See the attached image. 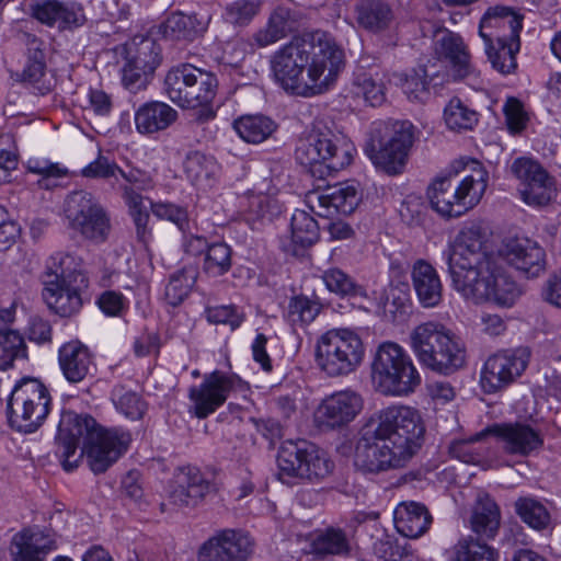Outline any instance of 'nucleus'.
Returning a JSON list of instances; mask_svg holds the SVG:
<instances>
[{
  "instance_id": "obj_21",
  "label": "nucleus",
  "mask_w": 561,
  "mask_h": 561,
  "mask_svg": "<svg viewBox=\"0 0 561 561\" xmlns=\"http://www.w3.org/2000/svg\"><path fill=\"white\" fill-rule=\"evenodd\" d=\"M433 49L439 60L448 62L455 79L465 80L474 76L469 48L459 34L447 28L437 31Z\"/></svg>"
},
{
  "instance_id": "obj_36",
  "label": "nucleus",
  "mask_w": 561,
  "mask_h": 561,
  "mask_svg": "<svg viewBox=\"0 0 561 561\" xmlns=\"http://www.w3.org/2000/svg\"><path fill=\"white\" fill-rule=\"evenodd\" d=\"M184 172L187 179L202 188L210 187L220 170L219 164L213 156L201 151H191L183 162Z\"/></svg>"
},
{
  "instance_id": "obj_33",
  "label": "nucleus",
  "mask_w": 561,
  "mask_h": 561,
  "mask_svg": "<svg viewBox=\"0 0 561 561\" xmlns=\"http://www.w3.org/2000/svg\"><path fill=\"white\" fill-rule=\"evenodd\" d=\"M357 24L366 31L379 33L393 21V11L383 0H358L354 7Z\"/></svg>"
},
{
  "instance_id": "obj_37",
  "label": "nucleus",
  "mask_w": 561,
  "mask_h": 561,
  "mask_svg": "<svg viewBox=\"0 0 561 561\" xmlns=\"http://www.w3.org/2000/svg\"><path fill=\"white\" fill-rule=\"evenodd\" d=\"M434 77L425 66H420L409 72H394L388 81L399 85L410 101L425 102Z\"/></svg>"
},
{
  "instance_id": "obj_4",
  "label": "nucleus",
  "mask_w": 561,
  "mask_h": 561,
  "mask_svg": "<svg viewBox=\"0 0 561 561\" xmlns=\"http://www.w3.org/2000/svg\"><path fill=\"white\" fill-rule=\"evenodd\" d=\"M409 344L419 363L433 371L450 375L466 364L465 343L442 322L428 320L415 325Z\"/></svg>"
},
{
  "instance_id": "obj_41",
  "label": "nucleus",
  "mask_w": 561,
  "mask_h": 561,
  "mask_svg": "<svg viewBox=\"0 0 561 561\" xmlns=\"http://www.w3.org/2000/svg\"><path fill=\"white\" fill-rule=\"evenodd\" d=\"M448 561H496L497 552L489 545L473 538L461 537L446 551Z\"/></svg>"
},
{
  "instance_id": "obj_47",
  "label": "nucleus",
  "mask_w": 561,
  "mask_h": 561,
  "mask_svg": "<svg viewBox=\"0 0 561 561\" xmlns=\"http://www.w3.org/2000/svg\"><path fill=\"white\" fill-rule=\"evenodd\" d=\"M124 198L133 217L138 240L147 243L150 238V229L148 228L149 213L144 205L142 196L131 187L124 186Z\"/></svg>"
},
{
  "instance_id": "obj_1",
  "label": "nucleus",
  "mask_w": 561,
  "mask_h": 561,
  "mask_svg": "<svg viewBox=\"0 0 561 561\" xmlns=\"http://www.w3.org/2000/svg\"><path fill=\"white\" fill-rule=\"evenodd\" d=\"M425 427L417 410L390 405L374 414L359 432L354 465L364 473L401 469L422 446Z\"/></svg>"
},
{
  "instance_id": "obj_35",
  "label": "nucleus",
  "mask_w": 561,
  "mask_h": 561,
  "mask_svg": "<svg viewBox=\"0 0 561 561\" xmlns=\"http://www.w3.org/2000/svg\"><path fill=\"white\" fill-rule=\"evenodd\" d=\"M472 530L488 539L493 538L501 523V512L499 505L488 494H480L470 518Z\"/></svg>"
},
{
  "instance_id": "obj_29",
  "label": "nucleus",
  "mask_w": 561,
  "mask_h": 561,
  "mask_svg": "<svg viewBox=\"0 0 561 561\" xmlns=\"http://www.w3.org/2000/svg\"><path fill=\"white\" fill-rule=\"evenodd\" d=\"M411 278L417 300L423 308H435L443 300V284L436 268L425 260L412 266Z\"/></svg>"
},
{
  "instance_id": "obj_48",
  "label": "nucleus",
  "mask_w": 561,
  "mask_h": 561,
  "mask_svg": "<svg viewBox=\"0 0 561 561\" xmlns=\"http://www.w3.org/2000/svg\"><path fill=\"white\" fill-rule=\"evenodd\" d=\"M321 305L306 296H295L289 300L286 320L293 327H304L311 323L320 313Z\"/></svg>"
},
{
  "instance_id": "obj_14",
  "label": "nucleus",
  "mask_w": 561,
  "mask_h": 561,
  "mask_svg": "<svg viewBox=\"0 0 561 561\" xmlns=\"http://www.w3.org/2000/svg\"><path fill=\"white\" fill-rule=\"evenodd\" d=\"M375 164L388 174H398L407 163L414 141V126L409 121L379 123L373 131Z\"/></svg>"
},
{
  "instance_id": "obj_42",
  "label": "nucleus",
  "mask_w": 561,
  "mask_h": 561,
  "mask_svg": "<svg viewBox=\"0 0 561 561\" xmlns=\"http://www.w3.org/2000/svg\"><path fill=\"white\" fill-rule=\"evenodd\" d=\"M194 67L191 64H181L171 68L164 78V92L168 98L183 107L187 98V91L194 76Z\"/></svg>"
},
{
  "instance_id": "obj_46",
  "label": "nucleus",
  "mask_w": 561,
  "mask_h": 561,
  "mask_svg": "<svg viewBox=\"0 0 561 561\" xmlns=\"http://www.w3.org/2000/svg\"><path fill=\"white\" fill-rule=\"evenodd\" d=\"M290 227L293 242L301 248L310 247L319 239L318 222L305 210H295Z\"/></svg>"
},
{
  "instance_id": "obj_43",
  "label": "nucleus",
  "mask_w": 561,
  "mask_h": 561,
  "mask_svg": "<svg viewBox=\"0 0 561 561\" xmlns=\"http://www.w3.org/2000/svg\"><path fill=\"white\" fill-rule=\"evenodd\" d=\"M197 278V271L193 266H185L170 276L165 286V300L176 307L188 296Z\"/></svg>"
},
{
  "instance_id": "obj_28",
  "label": "nucleus",
  "mask_w": 561,
  "mask_h": 561,
  "mask_svg": "<svg viewBox=\"0 0 561 561\" xmlns=\"http://www.w3.org/2000/svg\"><path fill=\"white\" fill-rule=\"evenodd\" d=\"M433 518L427 507L419 502L404 501L393 511V524L397 531L411 539L423 536L430 529Z\"/></svg>"
},
{
  "instance_id": "obj_55",
  "label": "nucleus",
  "mask_w": 561,
  "mask_h": 561,
  "mask_svg": "<svg viewBox=\"0 0 561 561\" xmlns=\"http://www.w3.org/2000/svg\"><path fill=\"white\" fill-rule=\"evenodd\" d=\"M259 10L257 0H237L226 7L225 19L231 24L244 25L257 14Z\"/></svg>"
},
{
  "instance_id": "obj_3",
  "label": "nucleus",
  "mask_w": 561,
  "mask_h": 561,
  "mask_svg": "<svg viewBox=\"0 0 561 561\" xmlns=\"http://www.w3.org/2000/svg\"><path fill=\"white\" fill-rule=\"evenodd\" d=\"M56 443V453L66 471L75 470L85 455L90 469L98 474L105 472L126 451L130 435L118 428H103L88 414L64 411Z\"/></svg>"
},
{
  "instance_id": "obj_63",
  "label": "nucleus",
  "mask_w": 561,
  "mask_h": 561,
  "mask_svg": "<svg viewBox=\"0 0 561 561\" xmlns=\"http://www.w3.org/2000/svg\"><path fill=\"white\" fill-rule=\"evenodd\" d=\"M117 171H121V168L115 162L99 154L94 161L82 169L81 174L88 179H110L115 178Z\"/></svg>"
},
{
  "instance_id": "obj_7",
  "label": "nucleus",
  "mask_w": 561,
  "mask_h": 561,
  "mask_svg": "<svg viewBox=\"0 0 561 561\" xmlns=\"http://www.w3.org/2000/svg\"><path fill=\"white\" fill-rule=\"evenodd\" d=\"M472 173L458 180L457 174L437 176L427 194L433 209L443 217H459L473 208L486 188V173L474 162Z\"/></svg>"
},
{
  "instance_id": "obj_31",
  "label": "nucleus",
  "mask_w": 561,
  "mask_h": 561,
  "mask_svg": "<svg viewBox=\"0 0 561 561\" xmlns=\"http://www.w3.org/2000/svg\"><path fill=\"white\" fill-rule=\"evenodd\" d=\"M300 14L285 5L276 7L262 28L253 35V42L259 47H266L295 32Z\"/></svg>"
},
{
  "instance_id": "obj_20",
  "label": "nucleus",
  "mask_w": 561,
  "mask_h": 561,
  "mask_svg": "<svg viewBox=\"0 0 561 561\" xmlns=\"http://www.w3.org/2000/svg\"><path fill=\"white\" fill-rule=\"evenodd\" d=\"M357 188L347 183L328 186L307 194V204L312 213L329 218L336 214H352L359 203Z\"/></svg>"
},
{
  "instance_id": "obj_54",
  "label": "nucleus",
  "mask_w": 561,
  "mask_h": 561,
  "mask_svg": "<svg viewBox=\"0 0 561 561\" xmlns=\"http://www.w3.org/2000/svg\"><path fill=\"white\" fill-rule=\"evenodd\" d=\"M112 399L116 408L131 420H138L145 413L146 403L136 392L125 390L124 387H116L112 392Z\"/></svg>"
},
{
  "instance_id": "obj_53",
  "label": "nucleus",
  "mask_w": 561,
  "mask_h": 561,
  "mask_svg": "<svg viewBox=\"0 0 561 561\" xmlns=\"http://www.w3.org/2000/svg\"><path fill=\"white\" fill-rule=\"evenodd\" d=\"M131 65L142 69V72L153 73L161 62V48L151 38H144L139 43L136 54L131 56Z\"/></svg>"
},
{
  "instance_id": "obj_45",
  "label": "nucleus",
  "mask_w": 561,
  "mask_h": 561,
  "mask_svg": "<svg viewBox=\"0 0 561 561\" xmlns=\"http://www.w3.org/2000/svg\"><path fill=\"white\" fill-rule=\"evenodd\" d=\"M444 119L451 130H471L479 122V114L460 99L454 98L444 110Z\"/></svg>"
},
{
  "instance_id": "obj_39",
  "label": "nucleus",
  "mask_w": 561,
  "mask_h": 561,
  "mask_svg": "<svg viewBox=\"0 0 561 561\" xmlns=\"http://www.w3.org/2000/svg\"><path fill=\"white\" fill-rule=\"evenodd\" d=\"M233 128L244 141L260 144L273 135L277 124L262 114L243 115L234 121Z\"/></svg>"
},
{
  "instance_id": "obj_30",
  "label": "nucleus",
  "mask_w": 561,
  "mask_h": 561,
  "mask_svg": "<svg viewBox=\"0 0 561 561\" xmlns=\"http://www.w3.org/2000/svg\"><path fill=\"white\" fill-rule=\"evenodd\" d=\"M187 98L183 107H201L198 121L206 122L215 117V112L208 106L216 96L218 80L209 71L194 67Z\"/></svg>"
},
{
  "instance_id": "obj_34",
  "label": "nucleus",
  "mask_w": 561,
  "mask_h": 561,
  "mask_svg": "<svg viewBox=\"0 0 561 561\" xmlns=\"http://www.w3.org/2000/svg\"><path fill=\"white\" fill-rule=\"evenodd\" d=\"M514 508L522 522L531 529L543 531L551 527L552 515L547 500L533 495L519 496L514 503Z\"/></svg>"
},
{
  "instance_id": "obj_62",
  "label": "nucleus",
  "mask_w": 561,
  "mask_h": 561,
  "mask_svg": "<svg viewBox=\"0 0 561 561\" xmlns=\"http://www.w3.org/2000/svg\"><path fill=\"white\" fill-rule=\"evenodd\" d=\"M207 319L213 323L228 324L232 330L240 327L244 314L233 306H217L206 310Z\"/></svg>"
},
{
  "instance_id": "obj_6",
  "label": "nucleus",
  "mask_w": 561,
  "mask_h": 561,
  "mask_svg": "<svg viewBox=\"0 0 561 561\" xmlns=\"http://www.w3.org/2000/svg\"><path fill=\"white\" fill-rule=\"evenodd\" d=\"M352 142L330 129L313 128L296 147L297 161L309 168L312 176L324 179L346 168L353 160Z\"/></svg>"
},
{
  "instance_id": "obj_25",
  "label": "nucleus",
  "mask_w": 561,
  "mask_h": 561,
  "mask_svg": "<svg viewBox=\"0 0 561 561\" xmlns=\"http://www.w3.org/2000/svg\"><path fill=\"white\" fill-rule=\"evenodd\" d=\"M56 549L54 536L39 529L25 528L12 537L9 553L12 561H45L47 554Z\"/></svg>"
},
{
  "instance_id": "obj_15",
  "label": "nucleus",
  "mask_w": 561,
  "mask_h": 561,
  "mask_svg": "<svg viewBox=\"0 0 561 561\" xmlns=\"http://www.w3.org/2000/svg\"><path fill=\"white\" fill-rule=\"evenodd\" d=\"M459 294L468 301L480 305L491 302L500 307H512L520 296L517 284L494 264L488 272L482 273L477 279L462 288Z\"/></svg>"
},
{
  "instance_id": "obj_32",
  "label": "nucleus",
  "mask_w": 561,
  "mask_h": 561,
  "mask_svg": "<svg viewBox=\"0 0 561 561\" xmlns=\"http://www.w3.org/2000/svg\"><path fill=\"white\" fill-rule=\"evenodd\" d=\"M178 118V112L163 102L142 104L135 113V126L142 135H152L167 129Z\"/></svg>"
},
{
  "instance_id": "obj_23",
  "label": "nucleus",
  "mask_w": 561,
  "mask_h": 561,
  "mask_svg": "<svg viewBox=\"0 0 561 561\" xmlns=\"http://www.w3.org/2000/svg\"><path fill=\"white\" fill-rule=\"evenodd\" d=\"M502 255L508 264L527 276L536 277L545 270V251L538 242L529 238L508 239L503 245Z\"/></svg>"
},
{
  "instance_id": "obj_17",
  "label": "nucleus",
  "mask_w": 561,
  "mask_h": 561,
  "mask_svg": "<svg viewBox=\"0 0 561 561\" xmlns=\"http://www.w3.org/2000/svg\"><path fill=\"white\" fill-rule=\"evenodd\" d=\"M363 410V398L356 391L346 389L325 397L313 413L314 426L322 431L346 427Z\"/></svg>"
},
{
  "instance_id": "obj_57",
  "label": "nucleus",
  "mask_w": 561,
  "mask_h": 561,
  "mask_svg": "<svg viewBox=\"0 0 561 561\" xmlns=\"http://www.w3.org/2000/svg\"><path fill=\"white\" fill-rule=\"evenodd\" d=\"M325 287L336 295L346 296L355 293V283L351 276L340 268L333 267L323 272Z\"/></svg>"
},
{
  "instance_id": "obj_52",
  "label": "nucleus",
  "mask_w": 561,
  "mask_h": 561,
  "mask_svg": "<svg viewBox=\"0 0 561 561\" xmlns=\"http://www.w3.org/2000/svg\"><path fill=\"white\" fill-rule=\"evenodd\" d=\"M26 357V345L20 331L2 327V370L12 367L14 360Z\"/></svg>"
},
{
  "instance_id": "obj_44",
  "label": "nucleus",
  "mask_w": 561,
  "mask_h": 561,
  "mask_svg": "<svg viewBox=\"0 0 561 561\" xmlns=\"http://www.w3.org/2000/svg\"><path fill=\"white\" fill-rule=\"evenodd\" d=\"M386 73L375 71L357 75L355 85L357 93L371 106H379L386 101Z\"/></svg>"
},
{
  "instance_id": "obj_50",
  "label": "nucleus",
  "mask_w": 561,
  "mask_h": 561,
  "mask_svg": "<svg viewBox=\"0 0 561 561\" xmlns=\"http://www.w3.org/2000/svg\"><path fill=\"white\" fill-rule=\"evenodd\" d=\"M231 248L225 242L209 244L205 252L203 270L213 277L226 274L231 267Z\"/></svg>"
},
{
  "instance_id": "obj_9",
  "label": "nucleus",
  "mask_w": 561,
  "mask_h": 561,
  "mask_svg": "<svg viewBox=\"0 0 561 561\" xmlns=\"http://www.w3.org/2000/svg\"><path fill=\"white\" fill-rule=\"evenodd\" d=\"M371 376L385 394L405 396L421 383V376L407 351L394 342H383L376 351Z\"/></svg>"
},
{
  "instance_id": "obj_8",
  "label": "nucleus",
  "mask_w": 561,
  "mask_h": 561,
  "mask_svg": "<svg viewBox=\"0 0 561 561\" xmlns=\"http://www.w3.org/2000/svg\"><path fill=\"white\" fill-rule=\"evenodd\" d=\"M443 256L448 265L454 289L459 293L493 263L483 249L478 227L465 228L448 243Z\"/></svg>"
},
{
  "instance_id": "obj_58",
  "label": "nucleus",
  "mask_w": 561,
  "mask_h": 561,
  "mask_svg": "<svg viewBox=\"0 0 561 561\" xmlns=\"http://www.w3.org/2000/svg\"><path fill=\"white\" fill-rule=\"evenodd\" d=\"M30 45V49H34V54L28 57V60L22 72V80L30 83H37L45 75V57L39 48L41 44L36 38H33Z\"/></svg>"
},
{
  "instance_id": "obj_60",
  "label": "nucleus",
  "mask_w": 561,
  "mask_h": 561,
  "mask_svg": "<svg viewBox=\"0 0 561 561\" xmlns=\"http://www.w3.org/2000/svg\"><path fill=\"white\" fill-rule=\"evenodd\" d=\"M511 172L522 182L524 187L535 179L542 176L546 170L537 161L520 157L513 161Z\"/></svg>"
},
{
  "instance_id": "obj_27",
  "label": "nucleus",
  "mask_w": 561,
  "mask_h": 561,
  "mask_svg": "<svg viewBox=\"0 0 561 561\" xmlns=\"http://www.w3.org/2000/svg\"><path fill=\"white\" fill-rule=\"evenodd\" d=\"M33 16L43 24L57 26L59 30L81 26L85 16L80 5L46 0L32 5Z\"/></svg>"
},
{
  "instance_id": "obj_38",
  "label": "nucleus",
  "mask_w": 561,
  "mask_h": 561,
  "mask_svg": "<svg viewBox=\"0 0 561 561\" xmlns=\"http://www.w3.org/2000/svg\"><path fill=\"white\" fill-rule=\"evenodd\" d=\"M163 35L172 41H194L206 30V22L196 14L171 13L162 25Z\"/></svg>"
},
{
  "instance_id": "obj_56",
  "label": "nucleus",
  "mask_w": 561,
  "mask_h": 561,
  "mask_svg": "<svg viewBox=\"0 0 561 561\" xmlns=\"http://www.w3.org/2000/svg\"><path fill=\"white\" fill-rule=\"evenodd\" d=\"M180 477L185 484L194 506L211 490L209 481H207L196 468H187V470L182 471Z\"/></svg>"
},
{
  "instance_id": "obj_61",
  "label": "nucleus",
  "mask_w": 561,
  "mask_h": 561,
  "mask_svg": "<svg viewBox=\"0 0 561 561\" xmlns=\"http://www.w3.org/2000/svg\"><path fill=\"white\" fill-rule=\"evenodd\" d=\"M151 210L157 217L174 222L182 232L190 228L187 211L184 208L170 203H156L151 204Z\"/></svg>"
},
{
  "instance_id": "obj_10",
  "label": "nucleus",
  "mask_w": 561,
  "mask_h": 561,
  "mask_svg": "<svg viewBox=\"0 0 561 561\" xmlns=\"http://www.w3.org/2000/svg\"><path fill=\"white\" fill-rule=\"evenodd\" d=\"M364 357L365 345L354 330L331 329L317 341L316 363L329 377H342L356 371Z\"/></svg>"
},
{
  "instance_id": "obj_51",
  "label": "nucleus",
  "mask_w": 561,
  "mask_h": 561,
  "mask_svg": "<svg viewBox=\"0 0 561 561\" xmlns=\"http://www.w3.org/2000/svg\"><path fill=\"white\" fill-rule=\"evenodd\" d=\"M312 549L319 556H343L348 553L350 542L341 529L329 528L313 540Z\"/></svg>"
},
{
  "instance_id": "obj_11",
  "label": "nucleus",
  "mask_w": 561,
  "mask_h": 561,
  "mask_svg": "<svg viewBox=\"0 0 561 561\" xmlns=\"http://www.w3.org/2000/svg\"><path fill=\"white\" fill-rule=\"evenodd\" d=\"M51 405L46 386L36 378L19 380L7 400L9 425L23 433H33L43 425Z\"/></svg>"
},
{
  "instance_id": "obj_18",
  "label": "nucleus",
  "mask_w": 561,
  "mask_h": 561,
  "mask_svg": "<svg viewBox=\"0 0 561 561\" xmlns=\"http://www.w3.org/2000/svg\"><path fill=\"white\" fill-rule=\"evenodd\" d=\"M253 540L242 531L224 529L207 541L198 550L199 561H247L253 553Z\"/></svg>"
},
{
  "instance_id": "obj_40",
  "label": "nucleus",
  "mask_w": 561,
  "mask_h": 561,
  "mask_svg": "<svg viewBox=\"0 0 561 561\" xmlns=\"http://www.w3.org/2000/svg\"><path fill=\"white\" fill-rule=\"evenodd\" d=\"M485 54L492 68L502 75H510L517 67L516 54L520 48V41H490L484 42Z\"/></svg>"
},
{
  "instance_id": "obj_24",
  "label": "nucleus",
  "mask_w": 561,
  "mask_h": 561,
  "mask_svg": "<svg viewBox=\"0 0 561 561\" xmlns=\"http://www.w3.org/2000/svg\"><path fill=\"white\" fill-rule=\"evenodd\" d=\"M523 27L522 16L508 7H491L483 14L479 34L483 42L490 41H519Z\"/></svg>"
},
{
  "instance_id": "obj_16",
  "label": "nucleus",
  "mask_w": 561,
  "mask_h": 561,
  "mask_svg": "<svg viewBox=\"0 0 561 561\" xmlns=\"http://www.w3.org/2000/svg\"><path fill=\"white\" fill-rule=\"evenodd\" d=\"M529 359L527 347L500 351L489 356L481 371L484 391L493 393L513 383L525 371Z\"/></svg>"
},
{
  "instance_id": "obj_19",
  "label": "nucleus",
  "mask_w": 561,
  "mask_h": 561,
  "mask_svg": "<svg viewBox=\"0 0 561 561\" xmlns=\"http://www.w3.org/2000/svg\"><path fill=\"white\" fill-rule=\"evenodd\" d=\"M236 382L234 377L219 370L206 375L199 386L190 389L195 415L198 419H205L214 413L226 402Z\"/></svg>"
},
{
  "instance_id": "obj_49",
  "label": "nucleus",
  "mask_w": 561,
  "mask_h": 561,
  "mask_svg": "<svg viewBox=\"0 0 561 561\" xmlns=\"http://www.w3.org/2000/svg\"><path fill=\"white\" fill-rule=\"evenodd\" d=\"M554 193V182L547 172L520 188L522 199L529 206H545L549 204Z\"/></svg>"
},
{
  "instance_id": "obj_64",
  "label": "nucleus",
  "mask_w": 561,
  "mask_h": 561,
  "mask_svg": "<svg viewBox=\"0 0 561 561\" xmlns=\"http://www.w3.org/2000/svg\"><path fill=\"white\" fill-rule=\"evenodd\" d=\"M504 113L511 130L519 131L525 128L527 118L518 100L508 99L504 106Z\"/></svg>"
},
{
  "instance_id": "obj_2",
  "label": "nucleus",
  "mask_w": 561,
  "mask_h": 561,
  "mask_svg": "<svg viewBox=\"0 0 561 561\" xmlns=\"http://www.w3.org/2000/svg\"><path fill=\"white\" fill-rule=\"evenodd\" d=\"M344 67V51L328 33L294 37L271 58L276 82L288 93L312 98L330 91Z\"/></svg>"
},
{
  "instance_id": "obj_12",
  "label": "nucleus",
  "mask_w": 561,
  "mask_h": 561,
  "mask_svg": "<svg viewBox=\"0 0 561 561\" xmlns=\"http://www.w3.org/2000/svg\"><path fill=\"white\" fill-rule=\"evenodd\" d=\"M277 466L279 479L287 483L290 479L318 482L334 469L328 454L305 439L285 440L278 449Z\"/></svg>"
},
{
  "instance_id": "obj_22",
  "label": "nucleus",
  "mask_w": 561,
  "mask_h": 561,
  "mask_svg": "<svg viewBox=\"0 0 561 561\" xmlns=\"http://www.w3.org/2000/svg\"><path fill=\"white\" fill-rule=\"evenodd\" d=\"M488 432L500 440L508 455L526 457L543 445L541 433L523 422L496 424L488 428Z\"/></svg>"
},
{
  "instance_id": "obj_59",
  "label": "nucleus",
  "mask_w": 561,
  "mask_h": 561,
  "mask_svg": "<svg viewBox=\"0 0 561 561\" xmlns=\"http://www.w3.org/2000/svg\"><path fill=\"white\" fill-rule=\"evenodd\" d=\"M484 435L482 432L470 439L454 442L449 447L450 455L466 463H478L482 459V453L473 444Z\"/></svg>"
},
{
  "instance_id": "obj_5",
  "label": "nucleus",
  "mask_w": 561,
  "mask_h": 561,
  "mask_svg": "<svg viewBox=\"0 0 561 561\" xmlns=\"http://www.w3.org/2000/svg\"><path fill=\"white\" fill-rule=\"evenodd\" d=\"M82 267V259L68 252H56L47 260L43 297L61 317L75 314L82 306L80 291L88 286Z\"/></svg>"
},
{
  "instance_id": "obj_26",
  "label": "nucleus",
  "mask_w": 561,
  "mask_h": 561,
  "mask_svg": "<svg viewBox=\"0 0 561 561\" xmlns=\"http://www.w3.org/2000/svg\"><path fill=\"white\" fill-rule=\"evenodd\" d=\"M58 364L64 377L71 383L81 382L95 370L89 348L78 340L60 346Z\"/></svg>"
},
{
  "instance_id": "obj_13",
  "label": "nucleus",
  "mask_w": 561,
  "mask_h": 561,
  "mask_svg": "<svg viewBox=\"0 0 561 561\" xmlns=\"http://www.w3.org/2000/svg\"><path fill=\"white\" fill-rule=\"evenodd\" d=\"M67 227L82 239L100 244L108 239L111 218L105 207L90 192L73 191L64 203Z\"/></svg>"
}]
</instances>
